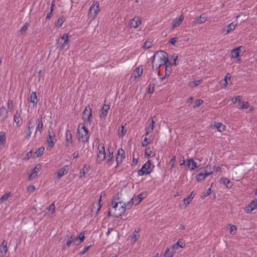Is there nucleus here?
Segmentation results:
<instances>
[{
    "mask_svg": "<svg viewBox=\"0 0 257 257\" xmlns=\"http://www.w3.org/2000/svg\"><path fill=\"white\" fill-rule=\"evenodd\" d=\"M65 21V18L64 16H62L60 17L58 20L55 23V26L57 28H59L61 27Z\"/></svg>",
    "mask_w": 257,
    "mask_h": 257,
    "instance_id": "35",
    "label": "nucleus"
},
{
    "mask_svg": "<svg viewBox=\"0 0 257 257\" xmlns=\"http://www.w3.org/2000/svg\"><path fill=\"white\" fill-rule=\"evenodd\" d=\"M83 117H87L86 120L89 123H91V117L92 116V110L89 105L86 107L83 112Z\"/></svg>",
    "mask_w": 257,
    "mask_h": 257,
    "instance_id": "15",
    "label": "nucleus"
},
{
    "mask_svg": "<svg viewBox=\"0 0 257 257\" xmlns=\"http://www.w3.org/2000/svg\"><path fill=\"white\" fill-rule=\"evenodd\" d=\"M152 150L150 147H147L145 150V155L147 157H149L152 154Z\"/></svg>",
    "mask_w": 257,
    "mask_h": 257,
    "instance_id": "62",
    "label": "nucleus"
},
{
    "mask_svg": "<svg viewBox=\"0 0 257 257\" xmlns=\"http://www.w3.org/2000/svg\"><path fill=\"white\" fill-rule=\"evenodd\" d=\"M192 201L188 197L184 198L183 200V203L180 205L181 208H186L190 203Z\"/></svg>",
    "mask_w": 257,
    "mask_h": 257,
    "instance_id": "37",
    "label": "nucleus"
},
{
    "mask_svg": "<svg viewBox=\"0 0 257 257\" xmlns=\"http://www.w3.org/2000/svg\"><path fill=\"white\" fill-rule=\"evenodd\" d=\"M165 68V74L166 75L169 76L171 73L172 68L171 65L170 64L169 62L165 64L164 66Z\"/></svg>",
    "mask_w": 257,
    "mask_h": 257,
    "instance_id": "44",
    "label": "nucleus"
},
{
    "mask_svg": "<svg viewBox=\"0 0 257 257\" xmlns=\"http://www.w3.org/2000/svg\"><path fill=\"white\" fill-rule=\"evenodd\" d=\"M215 127L219 132H222L225 130V126L220 122H215Z\"/></svg>",
    "mask_w": 257,
    "mask_h": 257,
    "instance_id": "40",
    "label": "nucleus"
},
{
    "mask_svg": "<svg viewBox=\"0 0 257 257\" xmlns=\"http://www.w3.org/2000/svg\"><path fill=\"white\" fill-rule=\"evenodd\" d=\"M75 236L73 235H71L69 238L68 239H67V242H66V246L67 247H69L70 246V245L71 244V243L73 242V241H75L76 240H75Z\"/></svg>",
    "mask_w": 257,
    "mask_h": 257,
    "instance_id": "49",
    "label": "nucleus"
},
{
    "mask_svg": "<svg viewBox=\"0 0 257 257\" xmlns=\"http://www.w3.org/2000/svg\"><path fill=\"white\" fill-rule=\"evenodd\" d=\"M203 103V100L202 99H198L195 102V104L194 108H196L200 106Z\"/></svg>",
    "mask_w": 257,
    "mask_h": 257,
    "instance_id": "61",
    "label": "nucleus"
},
{
    "mask_svg": "<svg viewBox=\"0 0 257 257\" xmlns=\"http://www.w3.org/2000/svg\"><path fill=\"white\" fill-rule=\"evenodd\" d=\"M207 20V17L205 14H201L199 17L197 18L194 21L196 24H202Z\"/></svg>",
    "mask_w": 257,
    "mask_h": 257,
    "instance_id": "26",
    "label": "nucleus"
},
{
    "mask_svg": "<svg viewBox=\"0 0 257 257\" xmlns=\"http://www.w3.org/2000/svg\"><path fill=\"white\" fill-rule=\"evenodd\" d=\"M100 11L99 4L98 2L94 1L89 9L88 17L94 19Z\"/></svg>",
    "mask_w": 257,
    "mask_h": 257,
    "instance_id": "5",
    "label": "nucleus"
},
{
    "mask_svg": "<svg viewBox=\"0 0 257 257\" xmlns=\"http://www.w3.org/2000/svg\"><path fill=\"white\" fill-rule=\"evenodd\" d=\"M70 37V36L69 34H64L58 40V48L61 50L64 49L69 43Z\"/></svg>",
    "mask_w": 257,
    "mask_h": 257,
    "instance_id": "7",
    "label": "nucleus"
},
{
    "mask_svg": "<svg viewBox=\"0 0 257 257\" xmlns=\"http://www.w3.org/2000/svg\"><path fill=\"white\" fill-rule=\"evenodd\" d=\"M220 182L223 184L226 187L228 188H231L232 187V185H229L230 184V181L229 179L225 178L222 177L220 180Z\"/></svg>",
    "mask_w": 257,
    "mask_h": 257,
    "instance_id": "36",
    "label": "nucleus"
},
{
    "mask_svg": "<svg viewBox=\"0 0 257 257\" xmlns=\"http://www.w3.org/2000/svg\"><path fill=\"white\" fill-rule=\"evenodd\" d=\"M151 143V141L147 138L145 137L142 142V146L143 147H146Z\"/></svg>",
    "mask_w": 257,
    "mask_h": 257,
    "instance_id": "53",
    "label": "nucleus"
},
{
    "mask_svg": "<svg viewBox=\"0 0 257 257\" xmlns=\"http://www.w3.org/2000/svg\"><path fill=\"white\" fill-rule=\"evenodd\" d=\"M76 136L79 142L83 143L88 142L90 137L89 131L86 128L84 124L80 123L78 125Z\"/></svg>",
    "mask_w": 257,
    "mask_h": 257,
    "instance_id": "3",
    "label": "nucleus"
},
{
    "mask_svg": "<svg viewBox=\"0 0 257 257\" xmlns=\"http://www.w3.org/2000/svg\"><path fill=\"white\" fill-rule=\"evenodd\" d=\"M122 202L119 201V195H116L111 200L109 207L108 215L118 218L125 212V206L123 207Z\"/></svg>",
    "mask_w": 257,
    "mask_h": 257,
    "instance_id": "1",
    "label": "nucleus"
},
{
    "mask_svg": "<svg viewBox=\"0 0 257 257\" xmlns=\"http://www.w3.org/2000/svg\"><path fill=\"white\" fill-rule=\"evenodd\" d=\"M227 228L229 230V233L231 234L234 235L236 233L237 230V227L231 224H228L226 225Z\"/></svg>",
    "mask_w": 257,
    "mask_h": 257,
    "instance_id": "34",
    "label": "nucleus"
},
{
    "mask_svg": "<svg viewBox=\"0 0 257 257\" xmlns=\"http://www.w3.org/2000/svg\"><path fill=\"white\" fill-rule=\"evenodd\" d=\"M152 61V68L156 69H160L161 67L164 66L165 64L169 63L168 58L166 56V54L163 51L156 52L153 56ZM158 73H160V70L158 69Z\"/></svg>",
    "mask_w": 257,
    "mask_h": 257,
    "instance_id": "2",
    "label": "nucleus"
},
{
    "mask_svg": "<svg viewBox=\"0 0 257 257\" xmlns=\"http://www.w3.org/2000/svg\"><path fill=\"white\" fill-rule=\"evenodd\" d=\"M113 163V152H110L108 150V154H107V159L106 164L108 167L111 166Z\"/></svg>",
    "mask_w": 257,
    "mask_h": 257,
    "instance_id": "30",
    "label": "nucleus"
},
{
    "mask_svg": "<svg viewBox=\"0 0 257 257\" xmlns=\"http://www.w3.org/2000/svg\"><path fill=\"white\" fill-rule=\"evenodd\" d=\"M10 196V193H6L4 194L2 197H0V203H2L4 201H6L8 200L9 197Z\"/></svg>",
    "mask_w": 257,
    "mask_h": 257,
    "instance_id": "50",
    "label": "nucleus"
},
{
    "mask_svg": "<svg viewBox=\"0 0 257 257\" xmlns=\"http://www.w3.org/2000/svg\"><path fill=\"white\" fill-rule=\"evenodd\" d=\"M185 246V244L181 240L178 241L176 243L173 244L171 246V248L173 250H177L179 248H183Z\"/></svg>",
    "mask_w": 257,
    "mask_h": 257,
    "instance_id": "31",
    "label": "nucleus"
},
{
    "mask_svg": "<svg viewBox=\"0 0 257 257\" xmlns=\"http://www.w3.org/2000/svg\"><path fill=\"white\" fill-rule=\"evenodd\" d=\"M29 25V23H25V24H24V25L22 27V28H21V29H20V32H21L22 34L25 33L27 31V29H28V28Z\"/></svg>",
    "mask_w": 257,
    "mask_h": 257,
    "instance_id": "55",
    "label": "nucleus"
},
{
    "mask_svg": "<svg viewBox=\"0 0 257 257\" xmlns=\"http://www.w3.org/2000/svg\"><path fill=\"white\" fill-rule=\"evenodd\" d=\"M231 78V76L230 75L229 73H227L224 77V79H223V80L225 81V83L224 84V86H223V88H225L226 87H227V85H228V82H227V80H230Z\"/></svg>",
    "mask_w": 257,
    "mask_h": 257,
    "instance_id": "52",
    "label": "nucleus"
},
{
    "mask_svg": "<svg viewBox=\"0 0 257 257\" xmlns=\"http://www.w3.org/2000/svg\"><path fill=\"white\" fill-rule=\"evenodd\" d=\"M65 146L67 148L71 149L74 146V143L72 140V136L70 131L68 129L66 130L65 132Z\"/></svg>",
    "mask_w": 257,
    "mask_h": 257,
    "instance_id": "9",
    "label": "nucleus"
},
{
    "mask_svg": "<svg viewBox=\"0 0 257 257\" xmlns=\"http://www.w3.org/2000/svg\"><path fill=\"white\" fill-rule=\"evenodd\" d=\"M241 104L238 107V109H243L248 108L249 107V103L247 101H241Z\"/></svg>",
    "mask_w": 257,
    "mask_h": 257,
    "instance_id": "43",
    "label": "nucleus"
},
{
    "mask_svg": "<svg viewBox=\"0 0 257 257\" xmlns=\"http://www.w3.org/2000/svg\"><path fill=\"white\" fill-rule=\"evenodd\" d=\"M125 159V152L121 149L119 148L117 150V155L116 157V162L117 163L116 168L121 163H122L123 160Z\"/></svg>",
    "mask_w": 257,
    "mask_h": 257,
    "instance_id": "11",
    "label": "nucleus"
},
{
    "mask_svg": "<svg viewBox=\"0 0 257 257\" xmlns=\"http://www.w3.org/2000/svg\"><path fill=\"white\" fill-rule=\"evenodd\" d=\"M29 101L33 103L34 106H36L37 104V96L35 92H32L30 95Z\"/></svg>",
    "mask_w": 257,
    "mask_h": 257,
    "instance_id": "33",
    "label": "nucleus"
},
{
    "mask_svg": "<svg viewBox=\"0 0 257 257\" xmlns=\"http://www.w3.org/2000/svg\"><path fill=\"white\" fill-rule=\"evenodd\" d=\"M44 147H41L40 148H39L33 154V158H38V157H41L44 152Z\"/></svg>",
    "mask_w": 257,
    "mask_h": 257,
    "instance_id": "28",
    "label": "nucleus"
},
{
    "mask_svg": "<svg viewBox=\"0 0 257 257\" xmlns=\"http://www.w3.org/2000/svg\"><path fill=\"white\" fill-rule=\"evenodd\" d=\"M7 241L4 240L2 243L0 244V252L6 254L8 251V247L7 246Z\"/></svg>",
    "mask_w": 257,
    "mask_h": 257,
    "instance_id": "24",
    "label": "nucleus"
},
{
    "mask_svg": "<svg viewBox=\"0 0 257 257\" xmlns=\"http://www.w3.org/2000/svg\"><path fill=\"white\" fill-rule=\"evenodd\" d=\"M202 82V79L193 81L189 83V86L191 87H195L198 86L200 83H201Z\"/></svg>",
    "mask_w": 257,
    "mask_h": 257,
    "instance_id": "45",
    "label": "nucleus"
},
{
    "mask_svg": "<svg viewBox=\"0 0 257 257\" xmlns=\"http://www.w3.org/2000/svg\"><path fill=\"white\" fill-rule=\"evenodd\" d=\"M69 167L66 165L63 167L58 169L56 172L54 173V175L57 179H60L64 175L68 173Z\"/></svg>",
    "mask_w": 257,
    "mask_h": 257,
    "instance_id": "10",
    "label": "nucleus"
},
{
    "mask_svg": "<svg viewBox=\"0 0 257 257\" xmlns=\"http://www.w3.org/2000/svg\"><path fill=\"white\" fill-rule=\"evenodd\" d=\"M152 46V42L149 40L146 41L143 46V48L144 49H149Z\"/></svg>",
    "mask_w": 257,
    "mask_h": 257,
    "instance_id": "54",
    "label": "nucleus"
},
{
    "mask_svg": "<svg viewBox=\"0 0 257 257\" xmlns=\"http://www.w3.org/2000/svg\"><path fill=\"white\" fill-rule=\"evenodd\" d=\"M147 193L146 192H143L138 195L136 197L133 198L132 199L134 201L135 205L139 204L144 198L147 197Z\"/></svg>",
    "mask_w": 257,
    "mask_h": 257,
    "instance_id": "18",
    "label": "nucleus"
},
{
    "mask_svg": "<svg viewBox=\"0 0 257 257\" xmlns=\"http://www.w3.org/2000/svg\"><path fill=\"white\" fill-rule=\"evenodd\" d=\"M122 204L124 205H123V207L125 206V211L126 209H130L133 205H135L134 201L133 199L127 202H122Z\"/></svg>",
    "mask_w": 257,
    "mask_h": 257,
    "instance_id": "41",
    "label": "nucleus"
},
{
    "mask_svg": "<svg viewBox=\"0 0 257 257\" xmlns=\"http://www.w3.org/2000/svg\"><path fill=\"white\" fill-rule=\"evenodd\" d=\"M27 128L26 131V136L25 137L26 139H29L31 137L32 133V130L34 127V124L32 123L31 120H29L27 123Z\"/></svg>",
    "mask_w": 257,
    "mask_h": 257,
    "instance_id": "17",
    "label": "nucleus"
},
{
    "mask_svg": "<svg viewBox=\"0 0 257 257\" xmlns=\"http://www.w3.org/2000/svg\"><path fill=\"white\" fill-rule=\"evenodd\" d=\"M237 25V22H232L226 26L223 27L221 30V33L223 35H226L233 31Z\"/></svg>",
    "mask_w": 257,
    "mask_h": 257,
    "instance_id": "8",
    "label": "nucleus"
},
{
    "mask_svg": "<svg viewBox=\"0 0 257 257\" xmlns=\"http://www.w3.org/2000/svg\"><path fill=\"white\" fill-rule=\"evenodd\" d=\"M98 153L97 158L100 162L104 161L106 158V153L104 146L103 144H99L98 147Z\"/></svg>",
    "mask_w": 257,
    "mask_h": 257,
    "instance_id": "12",
    "label": "nucleus"
},
{
    "mask_svg": "<svg viewBox=\"0 0 257 257\" xmlns=\"http://www.w3.org/2000/svg\"><path fill=\"white\" fill-rule=\"evenodd\" d=\"M256 209H257V199L252 200L248 205L245 206L244 210L246 213H250Z\"/></svg>",
    "mask_w": 257,
    "mask_h": 257,
    "instance_id": "13",
    "label": "nucleus"
},
{
    "mask_svg": "<svg viewBox=\"0 0 257 257\" xmlns=\"http://www.w3.org/2000/svg\"><path fill=\"white\" fill-rule=\"evenodd\" d=\"M27 190L30 193H33L35 190V187L34 185H29L27 187Z\"/></svg>",
    "mask_w": 257,
    "mask_h": 257,
    "instance_id": "60",
    "label": "nucleus"
},
{
    "mask_svg": "<svg viewBox=\"0 0 257 257\" xmlns=\"http://www.w3.org/2000/svg\"><path fill=\"white\" fill-rule=\"evenodd\" d=\"M208 166L203 168V171L199 172L196 174V180L198 182L203 181L207 176L213 174L212 171L210 169Z\"/></svg>",
    "mask_w": 257,
    "mask_h": 257,
    "instance_id": "6",
    "label": "nucleus"
},
{
    "mask_svg": "<svg viewBox=\"0 0 257 257\" xmlns=\"http://www.w3.org/2000/svg\"><path fill=\"white\" fill-rule=\"evenodd\" d=\"M173 253L170 251V247H167L164 254V257H172Z\"/></svg>",
    "mask_w": 257,
    "mask_h": 257,
    "instance_id": "59",
    "label": "nucleus"
},
{
    "mask_svg": "<svg viewBox=\"0 0 257 257\" xmlns=\"http://www.w3.org/2000/svg\"><path fill=\"white\" fill-rule=\"evenodd\" d=\"M241 47H237L231 51V57L232 58H236L239 55Z\"/></svg>",
    "mask_w": 257,
    "mask_h": 257,
    "instance_id": "32",
    "label": "nucleus"
},
{
    "mask_svg": "<svg viewBox=\"0 0 257 257\" xmlns=\"http://www.w3.org/2000/svg\"><path fill=\"white\" fill-rule=\"evenodd\" d=\"M154 123L155 121L153 119H152L151 122L149 125V126L146 128V130H147L150 131L151 132H152L154 128Z\"/></svg>",
    "mask_w": 257,
    "mask_h": 257,
    "instance_id": "56",
    "label": "nucleus"
},
{
    "mask_svg": "<svg viewBox=\"0 0 257 257\" xmlns=\"http://www.w3.org/2000/svg\"><path fill=\"white\" fill-rule=\"evenodd\" d=\"M38 123L37 126L36 127V131L35 132V135H36V133L39 132L40 134L42 133L43 128V118L42 116L39 117L38 120Z\"/></svg>",
    "mask_w": 257,
    "mask_h": 257,
    "instance_id": "23",
    "label": "nucleus"
},
{
    "mask_svg": "<svg viewBox=\"0 0 257 257\" xmlns=\"http://www.w3.org/2000/svg\"><path fill=\"white\" fill-rule=\"evenodd\" d=\"M49 211H51L52 213H54L55 210V206L54 203H52L51 205L49 206L47 208Z\"/></svg>",
    "mask_w": 257,
    "mask_h": 257,
    "instance_id": "64",
    "label": "nucleus"
},
{
    "mask_svg": "<svg viewBox=\"0 0 257 257\" xmlns=\"http://www.w3.org/2000/svg\"><path fill=\"white\" fill-rule=\"evenodd\" d=\"M184 19L183 15H181L178 18L174 19L172 22V29L179 27Z\"/></svg>",
    "mask_w": 257,
    "mask_h": 257,
    "instance_id": "14",
    "label": "nucleus"
},
{
    "mask_svg": "<svg viewBox=\"0 0 257 257\" xmlns=\"http://www.w3.org/2000/svg\"><path fill=\"white\" fill-rule=\"evenodd\" d=\"M142 21L140 17H135L130 22V26L131 28H137L141 24Z\"/></svg>",
    "mask_w": 257,
    "mask_h": 257,
    "instance_id": "16",
    "label": "nucleus"
},
{
    "mask_svg": "<svg viewBox=\"0 0 257 257\" xmlns=\"http://www.w3.org/2000/svg\"><path fill=\"white\" fill-rule=\"evenodd\" d=\"M126 131L124 130V126L123 125H121V130L118 131V135L119 137H122L124 136L126 133Z\"/></svg>",
    "mask_w": 257,
    "mask_h": 257,
    "instance_id": "48",
    "label": "nucleus"
},
{
    "mask_svg": "<svg viewBox=\"0 0 257 257\" xmlns=\"http://www.w3.org/2000/svg\"><path fill=\"white\" fill-rule=\"evenodd\" d=\"M187 164L189 169L191 171H193L197 168V163L192 159H187Z\"/></svg>",
    "mask_w": 257,
    "mask_h": 257,
    "instance_id": "21",
    "label": "nucleus"
},
{
    "mask_svg": "<svg viewBox=\"0 0 257 257\" xmlns=\"http://www.w3.org/2000/svg\"><path fill=\"white\" fill-rule=\"evenodd\" d=\"M89 168L86 165H84L83 168L80 171L79 178H82L85 176L86 171L88 170Z\"/></svg>",
    "mask_w": 257,
    "mask_h": 257,
    "instance_id": "42",
    "label": "nucleus"
},
{
    "mask_svg": "<svg viewBox=\"0 0 257 257\" xmlns=\"http://www.w3.org/2000/svg\"><path fill=\"white\" fill-rule=\"evenodd\" d=\"M176 162V157L173 156L170 161L169 165H170V170H172L174 167L175 165Z\"/></svg>",
    "mask_w": 257,
    "mask_h": 257,
    "instance_id": "51",
    "label": "nucleus"
},
{
    "mask_svg": "<svg viewBox=\"0 0 257 257\" xmlns=\"http://www.w3.org/2000/svg\"><path fill=\"white\" fill-rule=\"evenodd\" d=\"M154 168V165L151 160L147 161L141 169L138 171L139 176H144L151 173Z\"/></svg>",
    "mask_w": 257,
    "mask_h": 257,
    "instance_id": "4",
    "label": "nucleus"
},
{
    "mask_svg": "<svg viewBox=\"0 0 257 257\" xmlns=\"http://www.w3.org/2000/svg\"><path fill=\"white\" fill-rule=\"evenodd\" d=\"M55 137V135H52L50 133H49V138L47 140V143L50 147V148H52L54 146L56 141V140L54 141Z\"/></svg>",
    "mask_w": 257,
    "mask_h": 257,
    "instance_id": "25",
    "label": "nucleus"
},
{
    "mask_svg": "<svg viewBox=\"0 0 257 257\" xmlns=\"http://www.w3.org/2000/svg\"><path fill=\"white\" fill-rule=\"evenodd\" d=\"M8 111L4 106L0 107V117L2 119L5 120L8 118Z\"/></svg>",
    "mask_w": 257,
    "mask_h": 257,
    "instance_id": "27",
    "label": "nucleus"
},
{
    "mask_svg": "<svg viewBox=\"0 0 257 257\" xmlns=\"http://www.w3.org/2000/svg\"><path fill=\"white\" fill-rule=\"evenodd\" d=\"M90 246H91V245L84 247L83 250H82L81 252H80L79 254L80 255H82L84 254V253H85L88 251V250L89 249Z\"/></svg>",
    "mask_w": 257,
    "mask_h": 257,
    "instance_id": "63",
    "label": "nucleus"
},
{
    "mask_svg": "<svg viewBox=\"0 0 257 257\" xmlns=\"http://www.w3.org/2000/svg\"><path fill=\"white\" fill-rule=\"evenodd\" d=\"M75 240H77L78 239L80 240V242H82L85 238V234L83 232H80L78 236L75 237Z\"/></svg>",
    "mask_w": 257,
    "mask_h": 257,
    "instance_id": "57",
    "label": "nucleus"
},
{
    "mask_svg": "<svg viewBox=\"0 0 257 257\" xmlns=\"http://www.w3.org/2000/svg\"><path fill=\"white\" fill-rule=\"evenodd\" d=\"M143 73V67L139 66L134 71V76L135 78L140 77Z\"/></svg>",
    "mask_w": 257,
    "mask_h": 257,
    "instance_id": "38",
    "label": "nucleus"
},
{
    "mask_svg": "<svg viewBox=\"0 0 257 257\" xmlns=\"http://www.w3.org/2000/svg\"><path fill=\"white\" fill-rule=\"evenodd\" d=\"M41 170V166L38 164L32 170L31 173L30 174L29 176V180H32L35 178L38 173V172Z\"/></svg>",
    "mask_w": 257,
    "mask_h": 257,
    "instance_id": "19",
    "label": "nucleus"
},
{
    "mask_svg": "<svg viewBox=\"0 0 257 257\" xmlns=\"http://www.w3.org/2000/svg\"><path fill=\"white\" fill-rule=\"evenodd\" d=\"M241 98H242L241 96L238 95L235 97H232L231 98V100L232 101L233 103H235L237 102H241Z\"/></svg>",
    "mask_w": 257,
    "mask_h": 257,
    "instance_id": "58",
    "label": "nucleus"
},
{
    "mask_svg": "<svg viewBox=\"0 0 257 257\" xmlns=\"http://www.w3.org/2000/svg\"><path fill=\"white\" fill-rule=\"evenodd\" d=\"M110 108V106L108 104H104L103 106L102 107L100 114L99 116L101 119L105 118L107 114L108 111Z\"/></svg>",
    "mask_w": 257,
    "mask_h": 257,
    "instance_id": "20",
    "label": "nucleus"
},
{
    "mask_svg": "<svg viewBox=\"0 0 257 257\" xmlns=\"http://www.w3.org/2000/svg\"><path fill=\"white\" fill-rule=\"evenodd\" d=\"M101 202V197L99 198L98 200V203L93 204V207L91 209V212L93 213H95L96 215L97 214L98 212L100 210L101 205L100 204Z\"/></svg>",
    "mask_w": 257,
    "mask_h": 257,
    "instance_id": "22",
    "label": "nucleus"
},
{
    "mask_svg": "<svg viewBox=\"0 0 257 257\" xmlns=\"http://www.w3.org/2000/svg\"><path fill=\"white\" fill-rule=\"evenodd\" d=\"M211 193V187H209L206 191L204 192L201 195V199H204L206 197L208 196Z\"/></svg>",
    "mask_w": 257,
    "mask_h": 257,
    "instance_id": "47",
    "label": "nucleus"
},
{
    "mask_svg": "<svg viewBox=\"0 0 257 257\" xmlns=\"http://www.w3.org/2000/svg\"><path fill=\"white\" fill-rule=\"evenodd\" d=\"M21 113L17 111L14 115V121L18 124L20 121Z\"/></svg>",
    "mask_w": 257,
    "mask_h": 257,
    "instance_id": "46",
    "label": "nucleus"
},
{
    "mask_svg": "<svg viewBox=\"0 0 257 257\" xmlns=\"http://www.w3.org/2000/svg\"><path fill=\"white\" fill-rule=\"evenodd\" d=\"M6 140V133L4 132H0V148L5 145Z\"/></svg>",
    "mask_w": 257,
    "mask_h": 257,
    "instance_id": "29",
    "label": "nucleus"
},
{
    "mask_svg": "<svg viewBox=\"0 0 257 257\" xmlns=\"http://www.w3.org/2000/svg\"><path fill=\"white\" fill-rule=\"evenodd\" d=\"M140 233L139 231L136 229L134 230L132 234V240L133 243H135L139 238Z\"/></svg>",
    "mask_w": 257,
    "mask_h": 257,
    "instance_id": "39",
    "label": "nucleus"
}]
</instances>
